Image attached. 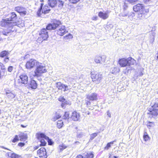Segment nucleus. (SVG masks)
Masks as SVG:
<instances>
[{"label": "nucleus", "mask_w": 158, "mask_h": 158, "mask_svg": "<svg viewBox=\"0 0 158 158\" xmlns=\"http://www.w3.org/2000/svg\"><path fill=\"white\" fill-rule=\"evenodd\" d=\"M47 71V70L45 65L44 64L38 62L34 72H32L30 73V77L39 76L41 74L45 73Z\"/></svg>", "instance_id": "obj_1"}, {"label": "nucleus", "mask_w": 158, "mask_h": 158, "mask_svg": "<svg viewBox=\"0 0 158 158\" xmlns=\"http://www.w3.org/2000/svg\"><path fill=\"white\" fill-rule=\"evenodd\" d=\"M135 62V60L131 57H129L126 59L122 58L119 60L118 63L122 67L129 66L131 65L134 64Z\"/></svg>", "instance_id": "obj_2"}, {"label": "nucleus", "mask_w": 158, "mask_h": 158, "mask_svg": "<svg viewBox=\"0 0 158 158\" xmlns=\"http://www.w3.org/2000/svg\"><path fill=\"white\" fill-rule=\"evenodd\" d=\"M133 9L135 12L139 11L140 12V14H139V17H142V14H145L148 12V10H145L143 5L140 4L135 5L133 7Z\"/></svg>", "instance_id": "obj_3"}, {"label": "nucleus", "mask_w": 158, "mask_h": 158, "mask_svg": "<svg viewBox=\"0 0 158 158\" xmlns=\"http://www.w3.org/2000/svg\"><path fill=\"white\" fill-rule=\"evenodd\" d=\"M148 114H151L152 117L155 118L158 115V103H156L148 108Z\"/></svg>", "instance_id": "obj_4"}, {"label": "nucleus", "mask_w": 158, "mask_h": 158, "mask_svg": "<svg viewBox=\"0 0 158 158\" xmlns=\"http://www.w3.org/2000/svg\"><path fill=\"white\" fill-rule=\"evenodd\" d=\"M40 38L39 37L37 41L38 42L40 43L42 42L44 40H47L48 37V32L46 29L43 28L42 29L39 33Z\"/></svg>", "instance_id": "obj_5"}, {"label": "nucleus", "mask_w": 158, "mask_h": 158, "mask_svg": "<svg viewBox=\"0 0 158 158\" xmlns=\"http://www.w3.org/2000/svg\"><path fill=\"white\" fill-rule=\"evenodd\" d=\"M17 25L16 22H10V20L8 18L3 19L0 22V26L2 27L8 26L10 27L16 26Z\"/></svg>", "instance_id": "obj_6"}, {"label": "nucleus", "mask_w": 158, "mask_h": 158, "mask_svg": "<svg viewBox=\"0 0 158 158\" xmlns=\"http://www.w3.org/2000/svg\"><path fill=\"white\" fill-rule=\"evenodd\" d=\"M60 24V21H55L52 23L48 24L46 26V29L48 30H55Z\"/></svg>", "instance_id": "obj_7"}, {"label": "nucleus", "mask_w": 158, "mask_h": 158, "mask_svg": "<svg viewBox=\"0 0 158 158\" xmlns=\"http://www.w3.org/2000/svg\"><path fill=\"white\" fill-rule=\"evenodd\" d=\"M91 77L93 81H97V83L99 82L102 78L101 74L95 72H91Z\"/></svg>", "instance_id": "obj_8"}, {"label": "nucleus", "mask_w": 158, "mask_h": 158, "mask_svg": "<svg viewBox=\"0 0 158 158\" xmlns=\"http://www.w3.org/2000/svg\"><path fill=\"white\" fill-rule=\"evenodd\" d=\"M18 80V82L19 84H27L28 81V76L23 74L20 76Z\"/></svg>", "instance_id": "obj_9"}, {"label": "nucleus", "mask_w": 158, "mask_h": 158, "mask_svg": "<svg viewBox=\"0 0 158 158\" xmlns=\"http://www.w3.org/2000/svg\"><path fill=\"white\" fill-rule=\"evenodd\" d=\"M38 63L36 60L31 59L27 62L26 67L27 69H31L33 68L35 64L37 65Z\"/></svg>", "instance_id": "obj_10"}, {"label": "nucleus", "mask_w": 158, "mask_h": 158, "mask_svg": "<svg viewBox=\"0 0 158 158\" xmlns=\"http://www.w3.org/2000/svg\"><path fill=\"white\" fill-rule=\"evenodd\" d=\"M37 154L40 158H46L47 156L46 149L44 148H41L37 152Z\"/></svg>", "instance_id": "obj_11"}, {"label": "nucleus", "mask_w": 158, "mask_h": 158, "mask_svg": "<svg viewBox=\"0 0 158 158\" xmlns=\"http://www.w3.org/2000/svg\"><path fill=\"white\" fill-rule=\"evenodd\" d=\"M6 94L7 97L11 100L15 98L16 94L13 91L6 90Z\"/></svg>", "instance_id": "obj_12"}, {"label": "nucleus", "mask_w": 158, "mask_h": 158, "mask_svg": "<svg viewBox=\"0 0 158 158\" xmlns=\"http://www.w3.org/2000/svg\"><path fill=\"white\" fill-rule=\"evenodd\" d=\"M98 16L101 18L105 20L107 19L109 16V13L108 11L106 12L100 11L98 14Z\"/></svg>", "instance_id": "obj_13"}, {"label": "nucleus", "mask_w": 158, "mask_h": 158, "mask_svg": "<svg viewBox=\"0 0 158 158\" xmlns=\"http://www.w3.org/2000/svg\"><path fill=\"white\" fill-rule=\"evenodd\" d=\"M68 31L66 30L65 27L64 26L60 27L57 31V34L60 36H63Z\"/></svg>", "instance_id": "obj_14"}, {"label": "nucleus", "mask_w": 158, "mask_h": 158, "mask_svg": "<svg viewBox=\"0 0 158 158\" xmlns=\"http://www.w3.org/2000/svg\"><path fill=\"white\" fill-rule=\"evenodd\" d=\"M86 98L90 101L96 100L98 99L97 94L95 93H92L87 95Z\"/></svg>", "instance_id": "obj_15"}, {"label": "nucleus", "mask_w": 158, "mask_h": 158, "mask_svg": "<svg viewBox=\"0 0 158 158\" xmlns=\"http://www.w3.org/2000/svg\"><path fill=\"white\" fill-rule=\"evenodd\" d=\"M104 56H96L94 58V61L96 63H100L105 61Z\"/></svg>", "instance_id": "obj_16"}, {"label": "nucleus", "mask_w": 158, "mask_h": 158, "mask_svg": "<svg viewBox=\"0 0 158 158\" xmlns=\"http://www.w3.org/2000/svg\"><path fill=\"white\" fill-rule=\"evenodd\" d=\"M80 115L79 113L74 111L72 113L71 118L74 121H78L80 118Z\"/></svg>", "instance_id": "obj_17"}, {"label": "nucleus", "mask_w": 158, "mask_h": 158, "mask_svg": "<svg viewBox=\"0 0 158 158\" xmlns=\"http://www.w3.org/2000/svg\"><path fill=\"white\" fill-rule=\"evenodd\" d=\"M38 137L39 139H40V138H44V139L48 140V143L49 145H52L53 143L51 140L49 139V137L46 136L43 133H41L39 134Z\"/></svg>", "instance_id": "obj_18"}, {"label": "nucleus", "mask_w": 158, "mask_h": 158, "mask_svg": "<svg viewBox=\"0 0 158 158\" xmlns=\"http://www.w3.org/2000/svg\"><path fill=\"white\" fill-rule=\"evenodd\" d=\"M15 10L18 12L23 15H25L26 14V11L24 10L23 8L20 7H17L15 8Z\"/></svg>", "instance_id": "obj_19"}, {"label": "nucleus", "mask_w": 158, "mask_h": 158, "mask_svg": "<svg viewBox=\"0 0 158 158\" xmlns=\"http://www.w3.org/2000/svg\"><path fill=\"white\" fill-rule=\"evenodd\" d=\"M29 86L32 89H35L37 87V84L36 81L34 80H31V81Z\"/></svg>", "instance_id": "obj_20"}, {"label": "nucleus", "mask_w": 158, "mask_h": 158, "mask_svg": "<svg viewBox=\"0 0 158 158\" xmlns=\"http://www.w3.org/2000/svg\"><path fill=\"white\" fill-rule=\"evenodd\" d=\"M85 135V133L83 131H78L77 135V139H80Z\"/></svg>", "instance_id": "obj_21"}, {"label": "nucleus", "mask_w": 158, "mask_h": 158, "mask_svg": "<svg viewBox=\"0 0 158 158\" xmlns=\"http://www.w3.org/2000/svg\"><path fill=\"white\" fill-rule=\"evenodd\" d=\"M68 84L73 87L76 83V80L71 77H69L68 80Z\"/></svg>", "instance_id": "obj_22"}, {"label": "nucleus", "mask_w": 158, "mask_h": 158, "mask_svg": "<svg viewBox=\"0 0 158 158\" xmlns=\"http://www.w3.org/2000/svg\"><path fill=\"white\" fill-rule=\"evenodd\" d=\"M50 10L49 9L48 6L45 5L42 10V13L45 14L48 13Z\"/></svg>", "instance_id": "obj_23"}, {"label": "nucleus", "mask_w": 158, "mask_h": 158, "mask_svg": "<svg viewBox=\"0 0 158 158\" xmlns=\"http://www.w3.org/2000/svg\"><path fill=\"white\" fill-rule=\"evenodd\" d=\"M72 86L71 85H69V84H68V85H64V89H63V91H68L69 92L70 90L72 88Z\"/></svg>", "instance_id": "obj_24"}, {"label": "nucleus", "mask_w": 158, "mask_h": 158, "mask_svg": "<svg viewBox=\"0 0 158 158\" xmlns=\"http://www.w3.org/2000/svg\"><path fill=\"white\" fill-rule=\"evenodd\" d=\"M71 104V102L69 101V100H65V101L64 102H63L61 104V107L65 109L66 107V106L67 105H70Z\"/></svg>", "instance_id": "obj_25"}, {"label": "nucleus", "mask_w": 158, "mask_h": 158, "mask_svg": "<svg viewBox=\"0 0 158 158\" xmlns=\"http://www.w3.org/2000/svg\"><path fill=\"white\" fill-rule=\"evenodd\" d=\"M56 3L57 2L56 0H48V4L52 7H54L56 5Z\"/></svg>", "instance_id": "obj_26"}, {"label": "nucleus", "mask_w": 158, "mask_h": 158, "mask_svg": "<svg viewBox=\"0 0 158 158\" xmlns=\"http://www.w3.org/2000/svg\"><path fill=\"white\" fill-rule=\"evenodd\" d=\"M9 52L8 51H3L0 53V57L3 58L5 57H7Z\"/></svg>", "instance_id": "obj_27"}, {"label": "nucleus", "mask_w": 158, "mask_h": 158, "mask_svg": "<svg viewBox=\"0 0 158 158\" xmlns=\"http://www.w3.org/2000/svg\"><path fill=\"white\" fill-rule=\"evenodd\" d=\"M119 71V69L117 67L112 68L110 69V72L112 74H115L118 73Z\"/></svg>", "instance_id": "obj_28"}, {"label": "nucleus", "mask_w": 158, "mask_h": 158, "mask_svg": "<svg viewBox=\"0 0 158 158\" xmlns=\"http://www.w3.org/2000/svg\"><path fill=\"white\" fill-rule=\"evenodd\" d=\"M56 87L58 89L62 90L63 89L64 84H62L61 82H59L56 83Z\"/></svg>", "instance_id": "obj_29"}, {"label": "nucleus", "mask_w": 158, "mask_h": 158, "mask_svg": "<svg viewBox=\"0 0 158 158\" xmlns=\"http://www.w3.org/2000/svg\"><path fill=\"white\" fill-rule=\"evenodd\" d=\"M19 137L21 141L25 140L27 139V135L24 133H21L19 135Z\"/></svg>", "instance_id": "obj_30"}, {"label": "nucleus", "mask_w": 158, "mask_h": 158, "mask_svg": "<svg viewBox=\"0 0 158 158\" xmlns=\"http://www.w3.org/2000/svg\"><path fill=\"white\" fill-rule=\"evenodd\" d=\"M67 146L64 144L60 145L58 147V152H62L63 150L66 148Z\"/></svg>", "instance_id": "obj_31"}, {"label": "nucleus", "mask_w": 158, "mask_h": 158, "mask_svg": "<svg viewBox=\"0 0 158 158\" xmlns=\"http://www.w3.org/2000/svg\"><path fill=\"white\" fill-rule=\"evenodd\" d=\"M8 156L11 158H18L19 156L14 153L9 152L8 153Z\"/></svg>", "instance_id": "obj_32"}, {"label": "nucleus", "mask_w": 158, "mask_h": 158, "mask_svg": "<svg viewBox=\"0 0 158 158\" xmlns=\"http://www.w3.org/2000/svg\"><path fill=\"white\" fill-rule=\"evenodd\" d=\"M8 19L10 20V21H14L17 19V15L14 12H12L11 13V17Z\"/></svg>", "instance_id": "obj_33"}, {"label": "nucleus", "mask_w": 158, "mask_h": 158, "mask_svg": "<svg viewBox=\"0 0 158 158\" xmlns=\"http://www.w3.org/2000/svg\"><path fill=\"white\" fill-rule=\"evenodd\" d=\"M98 134V132H96L90 134L89 141H90L93 139Z\"/></svg>", "instance_id": "obj_34"}, {"label": "nucleus", "mask_w": 158, "mask_h": 158, "mask_svg": "<svg viewBox=\"0 0 158 158\" xmlns=\"http://www.w3.org/2000/svg\"><path fill=\"white\" fill-rule=\"evenodd\" d=\"M38 139H40V145L42 146H45L46 145V143L45 142V140H44V139H43V138H40V139H39L38 135Z\"/></svg>", "instance_id": "obj_35"}, {"label": "nucleus", "mask_w": 158, "mask_h": 158, "mask_svg": "<svg viewBox=\"0 0 158 158\" xmlns=\"http://www.w3.org/2000/svg\"><path fill=\"white\" fill-rule=\"evenodd\" d=\"M85 156H86V158H93L94 154L92 153H85L84 154Z\"/></svg>", "instance_id": "obj_36"}, {"label": "nucleus", "mask_w": 158, "mask_h": 158, "mask_svg": "<svg viewBox=\"0 0 158 158\" xmlns=\"http://www.w3.org/2000/svg\"><path fill=\"white\" fill-rule=\"evenodd\" d=\"M143 138L145 141H146L149 139V137L146 132H144L143 136Z\"/></svg>", "instance_id": "obj_37"}, {"label": "nucleus", "mask_w": 158, "mask_h": 158, "mask_svg": "<svg viewBox=\"0 0 158 158\" xmlns=\"http://www.w3.org/2000/svg\"><path fill=\"white\" fill-rule=\"evenodd\" d=\"M63 125V122L62 121H58L57 124V127L59 128H61Z\"/></svg>", "instance_id": "obj_38"}, {"label": "nucleus", "mask_w": 158, "mask_h": 158, "mask_svg": "<svg viewBox=\"0 0 158 158\" xmlns=\"http://www.w3.org/2000/svg\"><path fill=\"white\" fill-rule=\"evenodd\" d=\"M114 141H112L107 143L106 146L105 147L104 149L107 150L111 147V145L113 144L114 143Z\"/></svg>", "instance_id": "obj_39"}, {"label": "nucleus", "mask_w": 158, "mask_h": 158, "mask_svg": "<svg viewBox=\"0 0 158 158\" xmlns=\"http://www.w3.org/2000/svg\"><path fill=\"white\" fill-rule=\"evenodd\" d=\"M69 112H65L64 115L63 117V118L65 119H68L69 118Z\"/></svg>", "instance_id": "obj_40"}, {"label": "nucleus", "mask_w": 158, "mask_h": 158, "mask_svg": "<svg viewBox=\"0 0 158 158\" xmlns=\"http://www.w3.org/2000/svg\"><path fill=\"white\" fill-rule=\"evenodd\" d=\"M61 116L60 115L56 114L55 116L53 117L52 118V120L53 121H55L59 118H60Z\"/></svg>", "instance_id": "obj_41"}, {"label": "nucleus", "mask_w": 158, "mask_h": 158, "mask_svg": "<svg viewBox=\"0 0 158 158\" xmlns=\"http://www.w3.org/2000/svg\"><path fill=\"white\" fill-rule=\"evenodd\" d=\"M147 125L148 127H153L154 126V123L153 122H148Z\"/></svg>", "instance_id": "obj_42"}, {"label": "nucleus", "mask_w": 158, "mask_h": 158, "mask_svg": "<svg viewBox=\"0 0 158 158\" xmlns=\"http://www.w3.org/2000/svg\"><path fill=\"white\" fill-rule=\"evenodd\" d=\"M43 3H41V6H40V8L39 9V10H38V11L37 12V15L38 16H40L41 14V11L42 10V6H43Z\"/></svg>", "instance_id": "obj_43"}, {"label": "nucleus", "mask_w": 158, "mask_h": 158, "mask_svg": "<svg viewBox=\"0 0 158 158\" xmlns=\"http://www.w3.org/2000/svg\"><path fill=\"white\" fill-rule=\"evenodd\" d=\"M19 140V138L17 135H15V138L12 140V142L13 143H15L17 142Z\"/></svg>", "instance_id": "obj_44"}, {"label": "nucleus", "mask_w": 158, "mask_h": 158, "mask_svg": "<svg viewBox=\"0 0 158 158\" xmlns=\"http://www.w3.org/2000/svg\"><path fill=\"white\" fill-rule=\"evenodd\" d=\"M58 100L59 101L61 102L62 103L65 101V99L64 98V97L62 96H60Z\"/></svg>", "instance_id": "obj_45"}, {"label": "nucleus", "mask_w": 158, "mask_h": 158, "mask_svg": "<svg viewBox=\"0 0 158 158\" xmlns=\"http://www.w3.org/2000/svg\"><path fill=\"white\" fill-rule=\"evenodd\" d=\"M69 2L73 4H76L79 2L80 0H69Z\"/></svg>", "instance_id": "obj_46"}, {"label": "nucleus", "mask_w": 158, "mask_h": 158, "mask_svg": "<svg viewBox=\"0 0 158 158\" xmlns=\"http://www.w3.org/2000/svg\"><path fill=\"white\" fill-rule=\"evenodd\" d=\"M64 37L67 39H72L73 38V36L72 34L69 33L68 35H66Z\"/></svg>", "instance_id": "obj_47"}, {"label": "nucleus", "mask_w": 158, "mask_h": 158, "mask_svg": "<svg viewBox=\"0 0 158 158\" xmlns=\"http://www.w3.org/2000/svg\"><path fill=\"white\" fill-rule=\"evenodd\" d=\"M10 32V31H8L6 30V31H4L2 32V34L3 35H9Z\"/></svg>", "instance_id": "obj_48"}, {"label": "nucleus", "mask_w": 158, "mask_h": 158, "mask_svg": "<svg viewBox=\"0 0 158 158\" xmlns=\"http://www.w3.org/2000/svg\"><path fill=\"white\" fill-rule=\"evenodd\" d=\"M13 67L12 66H9L7 68L8 72H11L13 70Z\"/></svg>", "instance_id": "obj_49"}, {"label": "nucleus", "mask_w": 158, "mask_h": 158, "mask_svg": "<svg viewBox=\"0 0 158 158\" xmlns=\"http://www.w3.org/2000/svg\"><path fill=\"white\" fill-rule=\"evenodd\" d=\"M85 104L88 107L91 104V102L90 101L87 100H85Z\"/></svg>", "instance_id": "obj_50"}, {"label": "nucleus", "mask_w": 158, "mask_h": 158, "mask_svg": "<svg viewBox=\"0 0 158 158\" xmlns=\"http://www.w3.org/2000/svg\"><path fill=\"white\" fill-rule=\"evenodd\" d=\"M0 68L2 70L5 69V66L2 63H0Z\"/></svg>", "instance_id": "obj_51"}, {"label": "nucleus", "mask_w": 158, "mask_h": 158, "mask_svg": "<svg viewBox=\"0 0 158 158\" xmlns=\"http://www.w3.org/2000/svg\"><path fill=\"white\" fill-rule=\"evenodd\" d=\"M125 1H127L129 3L132 4H133V3L136 1L137 0H125Z\"/></svg>", "instance_id": "obj_52"}, {"label": "nucleus", "mask_w": 158, "mask_h": 158, "mask_svg": "<svg viewBox=\"0 0 158 158\" xmlns=\"http://www.w3.org/2000/svg\"><path fill=\"white\" fill-rule=\"evenodd\" d=\"M106 114L107 116L109 117V118H111V113L110 111L109 110H108L106 111Z\"/></svg>", "instance_id": "obj_53"}, {"label": "nucleus", "mask_w": 158, "mask_h": 158, "mask_svg": "<svg viewBox=\"0 0 158 158\" xmlns=\"http://www.w3.org/2000/svg\"><path fill=\"white\" fill-rule=\"evenodd\" d=\"M120 15L123 17L127 16L128 15V14L125 12L121 13Z\"/></svg>", "instance_id": "obj_54"}, {"label": "nucleus", "mask_w": 158, "mask_h": 158, "mask_svg": "<svg viewBox=\"0 0 158 158\" xmlns=\"http://www.w3.org/2000/svg\"><path fill=\"white\" fill-rule=\"evenodd\" d=\"M59 2L60 3H59V6H63L64 5V2L61 1H59Z\"/></svg>", "instance_id": "obj_55"}, {"label": "nucleus", "mask_w": 158, "mask_h": 158, "mask_svg": "<svg viewBox=\"0 0 158 158\" xmlns=\"http://www.w3.org/2000/svg\"><path fill=\"white\" fill-rule=\"evenodd\" d=\"M84 156H82V155H80L77 156L76 158H84Z\"/></svg>", "instance_id": "obj_56"}, {"label": "nucleus", "mask_w": 158, "mask_h": 158, "mask_svg": "<svg viewBox=\"0 0 158 158\" xmlns=\"http://www.w3.org/2000/svg\"><path fill=\"white\" fill-rule=\"evenodd\" d=\"M98 19V17L97 16H93L92 18V19L93 20H96Z\"/></svg>", "instance_id": "obj_57"}, {"label": "nucleus", "mask_w": 158, "mask_h": 158, "mask_svg": "<svg viewBox=\"0 0 158 158\" xmlns=\"http://www.w3.org/2000/svg\"><path fill=\"white\" fill-rule=\"evenodd\" d=\"M24 145V143H20L18 144V145L21 147H23Z\"/></svg>", "instance_id": "obj_58"}, {"label": "nucleus", "mask_w": 158, "mask_h": 158, "mask_svg": "<svg viewBox=\"0 0 158 158\" xmlns=\"http://www.w3.org/2000/svg\"><path fill=\"white\" fill-rule=\"evenodd\" d=\"M9 60V58L8 57H6L4 59V61L6 62H7Z\"/></svg>", "instance_id": "obj_59"}, {"label": "nucleus", "mask_w": 158, "mask_h": 158, "mask_svg": "<svg viewBox=\"0 0 158 158\" xmlns=\"http://www.w3.org/2000/svg\"><path fill=\"white\" fill-rule=\"evenodd\" d=\"M39 147V146H35L34 147V148L35 150L36 149H37Z\"/></svg>", "instance_id": "obj_60"}, {"label": "nucleus", "mask_w": 158, "mask_h": 158, "mask_svg": "<svg viewBox=\"0 0 158 158\" xmlns=\"http://www.w3.org/2000/svg\"><path fill=\"white\" fill-rule=\"evenodd\" d=\"M21 126L23 127H25V126H24L23 125H21Z\"/></svg>", "instance_id": "obj_61"}, {"label": "nucleus", "mask_w": 158, "mask_h": 158, "mask_svg": "<svg viewBox=\"0 0 158 158\" xmlns=\"http://www.w3.org/2000/svg\"><path fill=\"white\" fill-rule=\"evenodd\" d=\"M143 73H141L140 75V76H142L143 75Z\"/></svg>", "instance_id": "obj_62"}, {"label": "nucleus", "mask_w": 158, "mask_h": 158, "mask_svg": "<svg viewBox=\"0 0 158 158\" xmlns=\"http://www.w3.org/2000/svg\"><path fill=\"white\" fill-rule=\"evenodd\" d=\"M75 143H76V144H77V143H79V142H75Z\"/></svg>", "instance_id": "obj_63"}, {"label": "nucleus", "mask_w": 158, "mask_h": 158, "mask_svg": "<svg viewBox=\"0 0 158 158\" xmlns=\"http://www.w3.org/2000/svg\"><path fill=\"white\" fill-rule=\"evenodd\" d=\"M114 158H117V156H114Z\"/></svg>", "instance_id": "obj_64"}]
</instances>
